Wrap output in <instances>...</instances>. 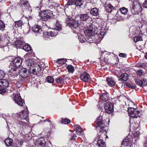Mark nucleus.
<instances>
[{"label":"nucleus","instance_id":"49","mask_svg":"<svg viewBox=\"0 0 147 147\" xmlns=\"http://www.w3.org/2000/svg\"><path fill=\"white\" fill-rule=\"evenodd\" d=\"M143 71L142 70H138L136 73L139 76H141L142 74Z\"/></svg>","mask_w":147,"mask_h":147},{"label":"nucleus","instance_id":"32","mask_svg":"<svg viewBox=\"0 0 147 147\" xmlns=\"http://www.w3.org/2000/svg\"><path fill=\"white\" fill-rule=\"evenodd\" d=\"M61 29V26L58 23H57L56 24V28L54 30V32H57V31H59Z\"/></svg>","mask_w":147,"mask_h":147},{"label":"nucleus","instance_id":"58","mask_svg":"<svg viewBox=\"0 0 147 147\" xmlns=\"http://www.w3.org/2000/svg\"><path fill=\"white\" fill-rule=\"evenodd\" d=\"M70 140H72L73 141H74L75 140V138H74L73 137H72V138H71Z\"/></svg>","mask_w":147,"mask_h":147},{"label":"nucleus","instance_id":"18","mask_svg":"<svg viewBox=\"0 0 147 147\" xmlns=\"http://www.w3.org/2000/svg\"><path fill=\"white\" fill-rule=\"evenodd\" d=\"M45 34L47 38H50L56 36L57 34V32H54V31H50L46 32Z\"/></svg>","mask_w":147,"mask_h":147},{"label":"nucleus","instance_id":"14","mask_svg":"<svg viewBox=\"0 0 147 147\" xmlns=\"http://www.w3.org/2000/svg\"><path fill=\"white\" fill-rule=\"evenodd\" d=\"M90 78V77L89 74L87 72L83 73L80 76L81 80L85 82H88Z\"/></svg>","mask_w":147,"mask_h":147},{"label":"nucleus","instance_id":"44","mask_svg":"<svg viewBox=\"0 0 147 147\" xmlns=\"http://www.w3.org/2000/svg\"><path fill=\"white\" fill-rule=\"evenodd\" d=\"M79 39L80 42L82 43L85 42L86 40L84 36L82 35L79 36Z\"/></svg>","mask_w":147,"mask_h":147},{"label":"nucleus","instance_id":"1","mask_svg":"<svg viewBox=\"0 0 147 147\" xmlns=\"http://www.w3.org/2000/svg\"><path fill=\"white\" fill-rule=\"evenodd\" d=\"M102 117L99 116L95 121L96 127L97 129L100 131L98 136L96 138L95 140L98 139L97 141L98 146L99 147H105L106 144L101 138L102 136H105L106 132L107 125V123L105 120H102Z\"/></svg>","mask_w":147,"mask_h":147},{"label":"nucleus","instance_id":"17","mask_svg":"<svg viewBox=\"0 0 147 147\" xmlns=\"http://www.w3.org/2000/svg\"><path fill=\"white\" fill-rule=\"evenodd\" d=\"M100 97L101 100L104 101H107L109 98V94L107 93H102Z\"/></svg>","mask_w":147,"mask_h":147},{"label":"nucleus","instance_id":"28","mask_svg":"<svg viewBox=\"0 0 147 147\" xmlns=\"http://www.w3.org/2000/svg\"><path fill=\"white\" fill-rule=\"evenodd\" d=\"M120 11L122 14L125 15L127 13L128 11V9L127 8L123 7L120 8Z\"/></svg>","mask_w":147,"mask_h":147},{"label":"nucleus","instance_id":"56","mask_svg":"<svg viewBox=\"0 0 147 147\" xmlns=\"http://www.w3.org/2000/svg\"><path fill=\"white\" fill-rule=\"evenodd\" d=\"M61 77H62V78H63V80L66 79H67V77L66 76H65L64 75H63Z\"/></svg>","mask_w":147,"mask_h":147},{"label":"nucleus","instance_id":"25","mask_svg":"<svg viewBox=\"0 0 147 147\" xmlns=\"http://www.w3.org/2000/svg\"><path fill=\"white\" fill-rule=\"evenodd\" d=\"M105 33V28L102 27L101 28V30L100 31L99 33L98 34L99 37L101 39L103 38Z\"/></svg>","mask_w":147,"mask_h":147},{"label":"nucleus","instance_id":"41","mask_svg":"<svg viewBox=\"0 0 147 147\" xmlns=\"http://www.w3.org/2000/svg\"><path fill=\"white\" fill-rule=\"evenodd\" d=\"M5 75L6 74L4 71L1 70H0V80L2 79Z\"/></svg>","mask_w":147,"mask_h":147},{"label":"nucleus","instance_id":"54","mask_svg":"<svg viewBox=\"0 0 147 147\" xmlns=\"http://www.w3.org/2000/svg\"><path fill=\"white\" fill-rule=\"evenodd\" d=\"M142 5L144 7L147 8V0H145Z\"/></svg>","mask_w":147,"mask_h":147},{"label":"nucleus","instance_id":"23","mask_svg":"<svg viewBox=\"0 0 147 147\" xmlns=\"http://www.w3.org/2000/svg\"><path fill=\"white\" fill-rule=\"evenodd\" d=\"M105 8L106 11L108 12H111L112 10L113 9V7L110 4L106 3L105 5Z\"/></svg>","mask_w":147,"mask_h":147},{"label":"nucleus","instance_id":"43","mask_svg":"<svg viewBox=\"0 0 147 147\" xmlns=\"http://www.w3.org/2000/svg\"><path fill=\"white\" fill-rule=\"evenodd\" d=\"M92 32V36L94 34H98V29L97 28H94L91 30Z\"/></svg>","mask_w":147,"mask_h":147},{"label":"nucleus","instance_id":"38","mask_svg":"<svg viewBox=\"0 0 147 147\" xmlns=\"http://www.w3.org/2000/svg\"><path fill=\"white\" fill-rule=\"evenodd\" d=\"M24 2V1L23 0H21L20 2V4L22 5V7L24 9L28 6V4Z\"/></svg>","mask_w":147,"mask_h":147},{"label":"nucleus","instance_id":"59","mask_svg":"<svg viewBox=\"0 0 147 147\" xmlns=\"http://www.w3.org/2000/svg\"><path fill=\"white\" fill-rule=\"evenodd\" d=\"M145 57L146 59H147V52L145 54Z\"/></svg>","mask_w":147,"mask_h":147},{"label":"nucleus","instance_id":"20","mask_svg":"<svg viewBox=\"0 0 147 147\" xmlns=\"http://www.w3.org/2000/svg\"><path fill=\"white\" fill-rule=\"evenodd\" d=\"M32 30L36 33H40L42 31V30L40 26L36 25L32 28Z\"/></svg>","mask_w":147,"mask_h":147},{"label":"nucleus","instance_id":"13","mask_svg":"<svg viewBox=\"0 0 147 147\" xmlns=\"http://www.w3.org/2000/svg\"><path fill=\"white\" fill-rule=\"evenodd\" d=\"M32 66L30 67V70H32V73L34 74H37L41 70V68L38 64H36L33 67V69H32Z\"/></svg>","mask_w":147,"mask_h":147},{"label":"nucleus","instance_id":"62","mask_svg":"<svg viewBox=\"0 0 147 147\" xmlns=\"http://www.w3.org/2000/svg\"><path fill=\"white\" fill-rule=\"evenodd\" d=\"M125 19V18H120L119 20H124Z\"/></svg>","mask_w":147,"mask_h":147},{"label":"nucleus","instance_id":"26","mask_svg":"<svg viewBox=\"0 0 147 147\" xmlns=\"http://www.w3.org/2000/svg\"><path fill=\"white\" fill-rule=\"evenodd\" d=\"M13 140L10 138L6 139L5 141V143L7 146H11L12 144Z\"/></svg>","mask_w":147,"mask_h":147},{"label":"nucleus","instance_id":"33","mask_svg":"<svg viewBox=\"0 0 147 147\" xmlns=\"http://www.w3.org/2000/svg\"><path fill=\"white\" fill-rule=\"evenodd\" d=\"M23 48L26 51H28L31 50V47L29 45H26L23 46Z\"/></svg>","mask_w":147,"mask_h":147},{"label":"nucleus","instance_id":"48","mask_svg":"<svg viewBox=\"0 0 147 147\" xmlns=\"http://www.w3.org/2000/svg\"><path fill=\"white\" fill-rule=\"evenodd\" d=\"M62 81L63 78L61 77L57 78L56 79V82L58 83H60Z\"/></svg>","mask_w":147,"mask_h":147},{"label":"nucleus","instance_id":"16","mask_svg":"<svg viewBox=\"0 0 147 147\" xmlns=\"http://www.w3.org/2000/svg\"><path fill=\"white\" fill-rule=\"evenodd\" d=\"M106 81L108 85L110 86H113L115 84V82L114 79L111 78L107 77L106 78Z\"/></svg>","mask_w":147,"mask_h":147},{"label":"nucleus","instance_id":"3","mask_svg":"<svg viewBox=\"0 0 147 147\" xmlns=\"http://www.w3.org/2000/svg\"><path fill=\"white\" fill-rule=\"evenodd\" d=\"M90 18L88 15L86 13L76 15L74 19L75 21L81 22V24H83L84 21H86Z\"/></svg>","mask_w":147,"mask_h":147},{"label":"nucleus","instance_id":"21","mask_svg":"<svg viewBox=\"0 0 147 147\" xmlns=\"http://www.w3.org/2000/svg\"><path fill=\"white\" fill-rule=\"evenodd\" d=\"M128 78V75L127 74H121L119 77V80L121 81H125L127 80Z\"/></svg>","mask_w":147,"mask_h":147},{"label":"nucleus","instance_id":"64","mask_svg":"<svg viewBox=\"0 0 147 147\" xmlns=\"http://www.w3.org/2000/svg\"><path fill=\"white\" fill-rule=\"evenodd\" d=\"M139 67H142L143 66V65H140L139 66Z\"/></svg>","mask_w":147,"mask_h":147},{"label":"nucleus","instance_id":"37","mask_svg":"<svg viewBox=\"0 0 147 147\" xmlns=\"http://www.w3.org/2000/svg\"><path fill=\"white\" fill-rule=\"evenodd\" d=\"M134 40L135 42H136L142 40V38L140 36H137L134 37Z\"/></svg>","mask_w":147,"mask_h":147},{"label":"nucleus","instance_id":"29","mask_svg":"<svg viewBox=\"0 0 147 147\" xmlns=\"http://www.w3.org/2000/svg\"><path fill=\"white\" fill-rule=\"evenodd\" d=\"M16 44L17 46L19 47H22L24 45V43L22 40L17 41Z\"/></svg>","mask_w":147,"mask_h":147},{"label":"nucleus","instance_id":"61","mask_svg":"<svg viewBox=\"0 0 147 147\" xmlns=\"http://www.w3.org/2000/svg\"><path fill=\"white\" fill-rule=\"evenodd\" d=\"M18 123L20 125H21V124L23 125V124L22 123V121H19Z\"/></svg>","mask_w":147,"mask_h":147},{"label":"nucleus","instance_id":"39","mask_svg":"<svg viewBox=\"0 0 147 147\" xmlns=\"http://www.w3.org/2000/svg\"><path fill=\"white\" fill-rule=\"evenodd\" d=\"M93 37L94 38L93 36H90L87 37L88 42L90 43L93 42L94 41Z\"/></svg>","mask_w":147,"mask_h":147},{"label":"nucleus","instance_id":"12","mask_svg":"<svg viewBox=\"0 0 147 147\" xmlns=\"http://www.w3.org/2000/svg\"><path fill=\"white\" fill-rule=\"evenodd\" d=\"M45 141L43 138H40L36 139L35 144L37 146H40L39 147H42L45 145Z\"/></svg>","mask_w":147,"mask_h":147},{"label":"nucleus","instance_id":"36","mask_svg":"<svg viewBox=\"0 0 147 147\" xmlns=\"http://www.w3.org/2000/svg\"><path fill=\"white\" fill-rule=\"evenodd\" d=\"M75 2L76 6H80L83 4V0H76Z\"/></svg>","mask_w":147,"mask_h":147},{"label":"nucleus","instance_id":"15","mask_svg":"<svg viewBox=\"0 0 147 147\" xmlns=\"http://www.w3.org/2000/svg\"><path fill=\"white\" fill-rule=\"evenodd\" d=\"M9 85V82L6 79L0 80V87L7 88Z\"/></svg>","mask_w":147,"mask_h":147},{"label":"nucleus","instance_id":"57","mask_svg":"<svg viewBox=\"0 0 147 147\" xmlns=\"http://www.w3.org/2000/svg\"><path fill=\"white\" fill-rule=\"evenodd\" d=\"M144 147H147V142L144 143Z\"/></svg>","mask_w":147,"mask_h":147},{"label":"nucleus","instance_id":"46","mask_svg":"<svg viewBox=\"0 0 147 147\" xmlns=\"http://www.w3.org/2000/svg\"><path fill=\"white\" fill-rule=\"evenodd\" d=\"M0 88V94H3L6 92L5 88Z\"/></svg>","mask_w":147,"mask_h":147},{"label":"nucleus","instance_id":"52","mask_svg":"<svg viewBox=\"0 0 147 147\" xmlns=\"http://www.w3.org/2000/svg\"><path fill=\"white\" fill-rule=\"evenodd\" d=\"M134 127V129H137L139 127V125L138 123H135L134 124V125L133 126Z\"/></svg>","mask_w":147,"mask_h":147},{"label":"nucleus","instance_id":"45","mask_svg":"<svg viewBox=\"0 0 147 147\" xmlns=\"http://www.w3.org/2000/svg\"><path fill=\"white\" fill-rule=\"evenodd\" d=\"M67 4L68 5L75 4V1L74 0H69L67 3Z\"/></svg>","mask_w":147,"mask_h":147},{"label":"nucleus","instance_id":"35","mask_svg":"<svg viewBox=\"0 0 147 147\" xmlns=\"http://www.w3.org/2000/svg\"><path fill=\"white\" fill-rule=\"evenodd\" d=\"M67 69L69 72L73 73L74 71V68L71 65H68L67 67Z\"/></svg>","mask_w":147,"mask_h":147},{"label":"nucleus","instance_id":"53","mask_svg":"<svg viewBox=\"0 0 147 147\" xmlns=\"http://www.w3.org/2000/svg\"><path fill=\"white\" fill-rule=\"evenodd\" d=\"M103 106V104L102 103H99L97 105V107L99 109H101Z\"/></svg>","mask_w":147,"mask_h":147},{"label":"nucleus","instance_id":"30","mask_svg":"<svg viewBox=\"0 0 147 147\" xmlns=\"http://www.w3.org/2000/svg\"><path fill=\"white\" fill-rule=\"evenodd\" d=\"M23 22L22 20H20L15 22V26L16 28L19 27L21 26Z\"/></svg>","mask_w":147,"mask_h":147},{"label":"nucleus","instance_id":"50","mask_svg":"<svg viewBox=\"0 0 147 147\" xmlns=\"http://www.w3.org/2000/svg\"><path fill=\"white\" fill-rule=\"evenodd\" d=\"M128 141L124 140L123 141L122 143H121L122 145H123L125 146H127L128 144Z\"/></svg>","mask_w":147,"mask_h":147},{"label":"nucleus","instance_id":"34","mask_svg":"<svg viewBox=\"0 0 147 147\" xmlns=\"http://www.w3.org/2000/svg\"><path fill=\"white\" fill-rule=\"evenodd\" d=\"M135 81L137 85L140 86H143L142 80H141L138 79H135Z\"/></svg>","mask_w":147,"mask_h":147},{"label":"nucleus","instance_id":"6","mask_svg":"<svg viewBox=\"0 0 147 147\" xmlns=\"http://www.w3.org/2000/svg\"><path fill=\"white\" fill-rule=\"evenodd\" d=\"M128 111L131 117L137 118L140 113V111L137 109H135L133 107H129L128 109Z\"/></svg>","mask_w":147,"mask_h":147},{"label":"nucleus","instance_id":"55","mask_svg":"<svg viewBox=\"0 0 147 147\" xmlns=\"http://www.w3.org/2000/svg\"><path fill=\"white\" fill-rule=\"evenodd\" d=\"M119 56L121 57H126V55L123 53H120L119 54Z\"/></svg>","mask_w":147,"mask_h":147},{"label":"nucleus","instance_id":"10","mask_svg":"<svg viewBox=\"0 0 147 147\" xmlns=\"http://www.w3.org/2000/svg\"><path fill=\"white\" fill-rule=\"evenodd\" d=\"M14 99L15 102L19 105L22 106L25 104L24 100L22 99L19 94H17L15 95Z\"/></svg>","mask_w":147,"mask_h":147},{"label":"nucleus","instance_id":"27","mask_svg":"<svg viewBox=\"0 0 147 147\" xmlns=\"http://www.w3.org/2000/svg\"><path fill=\"white\" fill-rule=\"evenodd\" d=\"M66 61L63 59H58L56 61V63L59 64V66L62 65L65 63Z\"/></svg>","mask_w":147,"mask_h":147},{"label":"nucleus","instance_id":"42","mask_svg":"<svg viewBox=\"0 0 147 147\" xmlns=\"http://www.w3.org/2000/svg\"><path fill=\"white\" fill-rule=\"evenodd\" d=\"M47 82L49 83H52L54 82V78L51 76H49L47 78Z\"/></svg>","mask_w":147,"mask_h":147},{"label":"nucleus","instance_id":"8","mask_svg":"<svg viewBox=\"0 0 147 147\" xmlns=\"http://www.w3.org/2000/svg\"><path fill=\"white\" fill-rule=\"evenodd\" d=\"M105 111L108 113H110L113 111V107L111 102H107L105 105L104 107Z\"/></svg>","mask_w":147,"mask_h":147},{"label":"nucleus","instance_id":"19","mask_svg":"<svg viewBox=\"0 0 147 147\" xmlns=\"http://www.w3.org/2000/svg\"><path fill=\"white\" fill-rule=\"evenodd\" d=\"M28 116V114L26 111H23L20 113L19 117L22 119H25Z\"/></svg>","mask_w":147,"mask_h":147},{"label":"nucleus","instance_id":"9","mask_svg":"<svg viewBox=\"0 0 147 147\" xmlns=\"http://www.w3.org/2000/svg\"><path fill=\"white\" fill-rule=\"evenodd\" d=\"M17 69L13 67H11V69L9 70V74L14 78L16 77L19 74V70L18 69Z\"/></svg>","mask_w":147,"mask_h":147},{"label":"nucleus","instance_id":"47","mask_svg":"<svg viewBox=\"0 0 147 147\" xmlns=\"http://www.w3.org/2000/svg\"><path fill=\"white\" fill-rule=\"evenodd\" d=\"M125 85L128 87H129L131 88H135L134 86L133 85L131 84L128 83H126L125 84Z\"/></svg>","mask_w":147,"mask_h":147},{"label":"nucleus","instance_id":"22","mask_svg":"<svg viewBox=\"0 0 147 147\" xmlns=\"http://www.w3.org/2000/svg\"><path fill=\"white\" fill-rule=\"evenodd\" d=\"M76 133L80 136L83 134V129L79 125H76Z\"/></svg>","mask_w":147,"mask_h":147},{"label":"nucleus","instance_id":"51","mask_svg":"<svg viewBox=\"0 0 147 147\" xmlns=\"http://www.w3.org/2000/svg\"><path fill=\"white\" fill-rule=\"evenodd\" d=\"M142 83L143 86H145L147 84V80L144 78L142 80Z\"/></svg>","mask_w":147,"mask_h":147},{"label":"nucleus","instance_id":"24","mask_svg":"<svg viewBox=\"0 0 147 147\" xmlns=\"http://www.w3.org/2000/svg\"><path fill=\"white\" fill-rule=\"evenodd\" d=\"M90 13L93 16H97L99 14L98 10L96 7L93 8L90 11Z\"/></svg>","mask_w":147,"mask_h":147},{"label":"nucleus","instance_id":"5","mask_svg":"<svg viewBox=\"0 0 147 147\" xmlns=\"http://www.w3.org/2000/svg\"><path fill=\"white\" fill-rule=\"evenodd\" d=\"M141 7V5L137 1L134 2L132 7H131V12L133 14H136V13L141 11L140 8Z\"/></svg>","mask_w":147,"mask_h":147},{"label":"nucleus","instance_id":"60","mask_svg":"<svg viewBox=\"0 0 147 147\" xmlns=\"http://www.w3.org/2000/svg\"><path fill=\"white\" fill-rule=\"evenodd\" d=\"M3 48L4 49H7L8 48V47H7V46H5V47H3Z\"/></svg>","mask_w":147,"mask_h":147},{"label":"nucleus","instance_id":"40","mask_svg":"<svg viewBox=\"0 0 147 147\" xmlns=\"http://www.w3.org/2000/svg\"><path fill=\"white\" fill-rule=\"evenodd\" d=\"M70 120L67 118L65 119L62 120L61 121L62 123H64V124H67L70 122Z\"/></svg>","mask_w":147,"mask_h":147},{"label":"nucleus","instance_id":"11","mask_svg":"<svg viewBox=\"0 0 147 147\" xmlns=\"http://www.w3.org/2000/svg\"><path fill=\"white\" fill-rule=\"evenodd\" d=\"M22 62V60L19 58H15L12 61L13 67L17 68L20 66Z\"/></svg>","mask_w":147,"mask_h":147},{"label":"nucleus","instance_id":"63","mask_svg":"<svg viewBox=\"0 0 147 147\" xmlns=\"http://www.w3.org/2000/svg\"><path fill=\"white\" fill-rule=\"evenodd\" d=\"M73 137H74V138H75V137H76V135L75 134H74L73 135Z\"/></svg>","mask_w":147,"mask_h":147},{"label":"nucleus","instance_id":"4","mask_svg":"<svg viewBox=\"0 0 147 147\" xmlns=\"http://www.w3.org/2000/svg\"><path fill=\"white\" fill-rule=\"evenodd\" d=\"M53 13L52 11L50 10H45L41 11L40 15L42 20L46 21L52 17Z\"/></svg>","mask_w":147,"mask_h":147},{"label":"nucleus","instance_id":"7","mask_svg":"<svg viewBox=\"0 0 147 147\" xmlns=\"http://www.w3.org/2000/svg\"><path fill=\"white\" fill-rule=\"evenodd\" d=\"M19 74L22 78H26L30 75V73L28 69L23 68L19 70Z\"/></svg>","mask_w":147,"mask_h":147},{"label":"nucleus","instance_id":"31","mask_svg":"<svg viewBox=\"0 0 147 147\" xmlns=\"http://www.w3.org/2000/svg\"><path fill=\"white\" fill-rule=\"evenodd\" d=\"M84 33L85 35L87 36V37L90 36H93L92 34V32L91 30H86L84 31Z\"/></svg>","mask_w":147,"mask_h":147},{"label":"nucleus","instance_id":"2","mask_svg":"<svg viewBox=\"0 0 147 147\" xmlns=\"http://www.w3.org/2000/svg\"><path fill=\"white\" fill-rule=\"evenodd\" d=\"M67 26L71 28V29L73 30L74 33H78L80 29V26H81V22L75 21L74 20V22H71L66 23Z\"/></svg>","mask_w":147,"mask_h":147}]
</instances>
